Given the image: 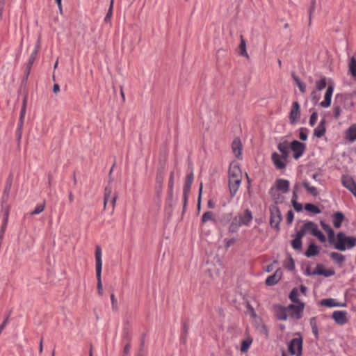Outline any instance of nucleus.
<instances>
[{"label": "nucleus", "instance_id": "nucleus-1", "mask_svg": "<svg viewBox=\"0 0 356 356\" xmlns=\"http://www.w3.org/2000/svg\"><path fill=\"white\" fill-rule=\"evenodd\" d=\"M228 175L229 192L231 196L234 197L236 194L242 180V172L236 162L230 163Z\"/></svg>", "mask_w": 356, "mask_h": 356}, {"label": "nucleus", "instance_id": "nucleus-2", "mask_svg": "<svg viewBox=\"0 0 356 356\" xmlns=\"http://www.w3.org/2000/svg\"><path fill=\"white\" fill-rule=\"evenodd\" d=\"M333 245L334 248L340 250L345 251L347 249L353 248L356 244V238L354 237L346 236L343 232L337 234V236H334V241L330 243Z\"/></svg>", "mask_w": 356, "mask_h": 356}, {"label": "nucleus", "instance_id": "nucleus-3", "mask_svg": "<svg viewBox=\"0 0 356 356\" xmlns=\"http://www.w3.org/2000/svg\"><path fill=\"white\" fill-rule=\"evenodd\" d=\"M95 260H96V277L97 280V290L100 296L103 294V285L102 282V249L99 245H96L95 248Z\"/></svg>", "mask_w": 356, "mask_h": 356}, {"label": "nucleus", "instance_id": "nucleus-4", "mask_svg": "<svg viewBox=\"0 0 356 356\" xmlns=\"http://www.w3.org/2000/svg\"><path fill=\"white\" fill-rule=\"evenodd\" d=\"M270 225L277 231L280 230V223L282 219L280 209L276 205H270Z\"/></svg>", "mask_w": 356, "mask_h": 356}, {"label": "nucleus", "instance_id": "nucleus-5", "mask_svg": "<svg viewBox=\"0 0 356 356\" xmlns=\"http://www.w3.org/2000/svg\"><path fill=\"white\" fill-rule=\"evenodd\" d=\"M288 350L291 355L300 356L302 350V338L293 339L288 344Z\"/></svg>", "mask_w": 356, "mask_h": 356}, {"label": "nucleus", "instance_id": "nucleus-6", "mask_svg": "<svg viewBox=\"0 0 356 356\" xmlns=\"http://www.w3.org/2000/svg\"><path fill=\"white\" fill-rule=\"evenodd\" d=\"M290 147L293 152V158L295 159H298L301 157L306 149L305 145L298 140L292 141Z\"/></svg>", "mask_w": 356, "mask_h": 356}, {"label": "nucleus", "instance_id": "nucleus-7", "mask_svg": "<svg viewBox=\"0 0 356 356\" xmlns=\"http://www.w3.org/2000/svg\"><path fill=\"white\" fill-rule=\"evenodd\" d=\"M304 303L300 302L298 305L291 304L288 305L289 316L299 319L302 316V313L304 309Z\"/></svg>", "mask_w": 356, "mask_h": 356}, {"label": "nucleus", "instance_id": "nucleus-8", "mask_svg": "<svg viewBox=\"0 0 356 356\" xmlns=\"http://www.w3.org/2000/svg\"><path fill=\"white\" fill-rule=\"evenodd\" d=\"M118 198V195L115 193L112 196V191L110 188H105L104 192V209L106 207V204L110 201L111 204L112 205L113 210L115 208V202Z\"/></svg>", "mask_w": 356, "mask_h": 356}, {"label": "nucleus", "instance_id": "nucleus-9", "mask_svg": "<svg viewBox=\"0 0 356 356\" xmlns=\"http://www.w3.org/2000/svg\"><path fill=\"white\" fill-rule=\"evenodd\" d=\"M342 184L356 197V184L353 177L348 175L342 177Z\"/></svg>", "mask_w": 356, "mask_h": 356}, {"label": "nucleus", "instance_id": "nucleus-10", "mask_svg": "<svg viewBox=\"0 0 356 356\" xmlns=\"http://www.w3.org/2000/svg\"><path fill=\"white\" fill-rule=\"evenodd\" d=\"M236 217L241 225L248 226L252 220V215L249 209H246L243 213L237 214Z\"/></svg>", "mask_w": 356, "mask_h": 356}, {"label": "nucleus", "instance_id": "nucleus-11", "mask_svg": "<svg viewBox=\"0 0 356 356\" xmlns=\"http://www.w3.org/2000/svg\"><path fill=\"white\" fill-rule=\"evenodd\" d=\"M300 117V105L298 102L292 104V108L289 113V119L292 124L296 122Z\"/></svg>", "mask_w": 356, "mask_h": 356}, {"label": "nucleus", "instance_id": "nucleus-12", "mask_svg": "<svg viewBox=\"0 0 356 356\" xmlns=\"http://www.w3.org/2000/svg\"><path fill=\"white\" fill-rule=\"evenodd\" d=\"M332 317L337 324L341 325L346 324L348 321L347 312L345 311H334Z\"/></svg>", "mask_w": 356, "mask_h": 356}, {"label": "nucleus", "instance_id": "nucleus-13", "mask_svg": "<svg viewBox=\"0 0 356 356\" xmlns=\"http://www.w3.org/2000/svg\"><path fill=\"white\" fill-rule=\"evenodd\" d=\"M275 314L276 317L279 320L286 321L289 316V309L287 307H282L281 305H277L274 308Z\"/></svg>", "mask_w": 356, "mask_h": 356}, {"label": "nucleus", "instance_id": "nucleus-14", "mask_svg": "<svg viewBox=\"0 0 356 356\" xmlns=\"http://www.w3.org/2000/svg\"><path fill=\"white\" fill-rule=\"evenodd\" d=\"M272 161L277 169H284L286 167V159H284L282 155L273 152L271 156Z\"/></svg>", "mask_w": 356, "mask_h": 356}, {"label": "nucleus", "instance_id": "nucleus-15", "mask_svg": "<svg viewBox=\"0 0 356 356\" xmlns=\"http://www.w3.org/2000/svg\"><path fill=\"white\" fill-rule=\"evenodd\" d=\"M282 271L281 269H277L273 275L268 276L266 280V284L268 286H273L277 284L281 279Z\"/></svg>", "mask_w": 356, "mask_h": 356}, {"label": "nucleus", "instance_id": "nucleus-16", "mask_svg": "<svg viewBox=\"0 0 356 356\" xmlns=\"http://www.w3.org/2000/svg\"><path fill=\"white\" fill-rule=\"evenodd\" d=\"M273 188H277V191H280L282 193H286L289 191V181L286 179H279L275 181V184Z\"/></svg>", "mask_w": 356, "mask_h": 356}, {"label": "nucleus", "instance_id": "nucleus-17", "mask_svg": "<svg viewBox=\"0 0 356 356\" xmlns=\"http://www.w3.org/2000/svg\"><path fill=\"white\" fill-rule=\"evenodd\" d=\"M334 88L332 86H329L327 88L324 96V100L321 102V106L323 108H327L330 106L331 99L333 93Z\"/></svg>", "mask_w": 356, "mask_h": 356}, {"label": "nucleus", "instance_id": "nucleus-18", "mask_svg": "<svg viewBox=\"0 0 356 356\" xmlns=\"http://www.w3.org/2000/svg\"><path fill=\"white\" fill-rule=\"evenodd\" d=\"M232 152L235 156L241 159L242 144L239 138H235L232 144Z\"/></svg>", "mask_w": 356, "mask_h": 356}, {"label": "nucleus", "instance_id": "nucleus-19", "mask_svg": "<svg viewBox=\"0 0 356 356\" xmlns=\"http://www.w3.org/2000/svg\"><path fill=\"white\" fill-rule=\"evenodd\" d=\"M269 193L275 204L282 203L284 201V196L280 193V191H277V188L271 187Z\"/></svg>", "mask_w": 356, "mask_h": 356}, {"label": "nucleus", "instance_id": "nucleus-20", "mask_svg": "<svg viewBox=\"0 0 356 356\" xmlns=\"http://www.w3.org/2000/svg\"><path fill=\"white\" fill-rule=\"evenodd\" d=\"M325 120H321L318 126L314 130V135L317 138H321L325 133Z\"/></svg>", "mask_w": 356, "mask_h": 356}, {"label": "nucleus", "instance_id": "nucleus-21", "mask_svg": "<svg viewBox=\"0 0 356 356\" xmlns=\"http://www.w3.org/2000/svg\"><path fill=\"white\" fill-rule=\"evenodd\" d=\"M277 149H279V151L281 152L282 156H283V159H287L288 156H289V143L285 140L282 143H280L277 145Z\"/></svg>", "mask_w": 356, "mask_h": 356}, {"label": "nucleus", "instance_id": "nucleus-22", "mask_svg": "<svg viewBox=\"0 0 356 356\" xmlns=\"http://www.w3.org/2000/svg\"><path fill=\"white\" fill-rule=\"evenodd\" d=\"M334 272L332 270H325L321 265H317L316 269L312 272V275H321L325 277L333 275Z\"/></svg>", "mask_w": 356, "mask_h": 356}, {"label": "nucleus", "instance_id": "nucleus-23", "mask_svg": "<svg viewBox=\"0 0 356 356\" xmlns=\"http://www.w3.org/2000/svg\"><path fill=\"white\" fill-rule=\"evenodd\" d=\"M320 304L322 306H325V307H327L343 306V305L340 304L336 299H334V298L323 299L321 300Z\"/></svg>", "mask_w": 356, "mask_h": 356}, {"label": "nucleus", "instance_id": "nucleus-24", "mask_svg": "<svg viewBox=\"0 0 356 356\" xmlns=\"http://www.w3.org/2000/svg\"><path fill=\"white\" fill-rule=\"evenodd\" d=\"M321 225L322 228L324 229V231L326 232V233L327 234L329 243L334 242V234H335L334 230L330 227V225H328L327 224H326L325 222H324L323 221L321 222Z\"/></svg>", "mask_w": 356, "mask_h": 356}, {"label": "nucleus", "instance_id": "nucleus-25", "mask_svg": "<svg viewBox=\"0 0 356 356\" xmlns=\"http://www.w3.org/2000/svg\"><path fill=\"white\" fill-rule=\"evenodd\" d=\"M194 179L193 172H190L187 175L185 184L183 188V193H190L191 185Z\"/></svg>", "mask_w": 356, "mask_h": 356}, {"label": "nucleus", "instance_id": "nucleus-26", "mask_svg": "<svg viewBox=\"0 0 356 356\" xmlns=\"http://www.w3.org/2000/svg\"><path fill=\"white\" fill-rule=\"evenodd\" d=\"M319 251H320L319 248L316 245L312 243L309 245L305 254L307 257L309 258V257L317 255L319 253Z\"/></svg>", "mask_w": 356, "mask_h": 356}, {"label": "nucleus", "instance_id": "nucleus-27", "mask_svg": "<svg viewBox=\"0 0 356 356\" xmlns=\"http://www.w3.org/2000/svg\"><path fill=\"white\" fill-rule=\"evenodd\" d=\"M344 220V216L341 212H336L333 215V225L334 227L339 228Z\"/></svg>", "mask_w": 356, "mask_h": 356}, {"label": "nucleus", "instance_id": "nucleus-28", "mask_svg": "<svg viewBox=\"0 0 356 356\" xmlns=\"http://www.w3.org/2000/svg\"><path fill=\"white\" fill-rule=\"evenodd\" d=\"M346 137L351 142L356 140V124H352L347 130Z\"/></svg>", "mask_w": 356, "mask_h": 356}, {"label": "nucleus", "instance_id": "nucleus-29", "mask_svg": "<svg viewBox=\"0 0 356 356\" xmlns=\"http://www.w3.org/2000/svg\"><path fill=\"white\" fill-rule=\"evenodd\" d=\"M305 229L307 232H310L312 235L318 229V226L316 223L309 221L303 225Z\"/></svg>", "mask_w": 356, "mask_h": 356}, {"label": "nucleus", "instance_id": "nucleus-30", "mask_svg": "<svg viewBox=\"0 0 356 356\" xmlns=\"http://www.w3.org/2000/svg\"><path fill=\"white\" fill-rule=\"evenodd\" d=\"M349 72L353 78L356 77V58L355 56H353L350 58Z\"/></svg>", "mask_w": 356, "mask_h": 356}, {"label": "nucleus", "instance_id": "nucleus-31", "mask_svg": "<svg viewBox=\"0 0 356 356\" xmlns=\"http://www.w3.org/2000/svg\"><path fill=\"white\" fill-rule=\"evenodd\" d=\"M302 185L307 189V191L312 195L317 196L318 195L316 188L310 186L309 183L307 181H304L302 182Z\"/></svg>", "mask_w": 356, "mask_h": 356}, {"label": "nucleus", "instance_id": "nucleus-32", "mask_svg": "<svg viewBox=\"0 0 356 356\" xmlns=\"http://www.w3.org/2000/svg\"><path fill=\"white\" fill-rule=\"evenodd\" d=\"M241 226V225L240 224L238 220H237V218L235 216L229 227V232L232 233L236 232Z\"/></svg>", "mask_w": 356, "mask_h": 356}, {"label": "nucleus", "instance_id": "nucleus-33", "mask_svg": "<svg viewBox=\"0 0 356 356\" xmlns=\"http://www.w3.org/2000/svg\"><path fill=\"white\" fill-rule=\"evenodd\" d=\"M305 209L307 211H309V212H311V213H315V214H318V213H321V210L320 209L313 204H306L305 205Z\"/></svg>", "mask_w": 356, "mask_h": 356}, {"label": "nucleus", "instance_id": "nucleus-34", "mask_svg": "<svg viewBox=\"0 0 356 356\" xmlns=\"http://www.w3.org/2000/svg\"><path fill=\"white\" fill-rule=\"evenodd\" d=\"M330 257L337 264H341L345 260L344 256L338 252H332L330 254Z\"/></svg>", "mask_w": 356, "mask_h": 356}, {"label": "nucleus", "instance_id": "nucleus-35", "mask_svg": "<svg viewBox=\"0 0 356 356\" xmlns=\"http://www.w3.org/2000/svg\"><path fill=\"white\" fill-rule=\"evenodd\" d=\"M240 49V54L243 56L248 57V54L246 51V43L243 37V35H241V43L239 45Z\"/></svg>", "mask_w": 356, "mask_h": 356}, {"label": "nucleus", "instance_id": "nucleus-36", "mask_svg": "<svg viewBox=\"0 0 356 356\" xmlns=\"http://www.w3.org/2000/svg\"><path fill=\"white\" fill-rule=\"evenodd\" d=\"M23 125H24L23 124L18 123L17 124V129H16V131H15V135H16V137H17V142L18 147H19L20 141H21L22 136Z\"/></svg>", "mask_w": 356, "mask_h": 356}, {"label": "nucleus", "instance_id": "nucleus-37", "mask_svg": "<svg viewBox=\"0 0 356 356\" xmlns=\"http://www.w3.org/2000/svg\"><path fill=\"white\" fill-rule=\"evenodd\" d=\"M38 47H39V44H38L37 46L35 47L34 51H33V53L31 54V56L29 57V63L27 65V74H29L30 69L31 67V65H32L33 63L34 62Z\"/></svg>", "mask_w": 356, "mask_h": 356}, {"label": "nucleus", "instance_id": "nucleus-38", "mask_svg": "<svg viewBox=\"0 0 356 356\" xmlns=\"http://www.w3.org/2000/svg\"><path fill=\"white\" fill-rule=\"evenodd\" d=\"M252 343V339L251 338H248L245 340H243L242 341L241 351L242 353L247 352L249 348L250 347Z\"/></svg>", "mask_w": 356, "mask_h": 356}, {"label": "nucleus", "instance_id": "nucleus-39", "mask_svg": "<svg viewBox=\"0 0 356 356\" xmlns=\"http://www.w3.org/2000/svg\"><path fill=\"white\" fill-rule=\"evenodd\" d=\"M310 325H311L313 334L315 335L316 338H318V327H317V323H316V317H312L310 319Z\"/></svg>", "mask_w": 356, "mask_h": 356}, {"label": "nucleus", "instance_id": "nucleus-40", "mask_svg": "<svg viewBox=\"0 0 356 356\" xmlns=\"http://www.w3.org/2000/svg\"><path fill=\"white\" fill-rule=\"evenodd\" d=\"M298 291L296 289H293L290 294H289V298L290 300L293 302H295V303H297L298 305L300 304V302H301L299 299L298 298Z\"/></svg>", "mask_w": 356, "mask_h": 356}, {"label": "nucleus", "instance_id": "nucleus-41", "mask_svg": "<svg viewBox=\"0 0 356 356\" xmlns=\"http://www.w3.org/2000/svg\"><path fill=\"white\" fill-rule=\"evenodd\" d=\"M174 186V172H171L168 182V193L170 196H172Z\"/></svg>", "mask_w": 356, "mask_h": 356}, {"label": "nucleus", "instance_id": "nucleus-42", "mask_svg": "<svg viewBox=\"0 0 356 356\" xmlns=\"http://www.w3.org/2000/svg\"><path fill=\"white\" fill-rule=\"evenodd\" d=\"M284 267L289 270H292L295 268L294 261L291 257H289L288 259L284 261Z\"/></svg>", "mask_w": 356, "mask_h": 356}, {"label": "nucleus", "instance_id": "nucleus-43", "mask_svg": "<svg viewBox=\"0 0 356 356\" xmlns=\"http://www.w3.org/2000/svg\"><path fill=\"white\" fill-rule=\"evenodd\" d=\"M326 78L325 76H322L321 79L316 82V87L317 90H321L326 87Z\"/></svg>", "mask_w": 356, "mask_h": 356}, {"label": "nucleus", "instance_id": "nucleus-44", "mask_svg": "<svg viewBox=\"0 0 356 356\" xmlns=\"http://www.w3.org/2000/svg\"><path fill=\"white\" fill-rule=\"evenodd\" d=\"M291 245L293 249L300 250L302 248V239L295 237V238L291 241Z\"/></svg>", "mask_w": 356, "mask_h": 356}, {"label": "nucleus", "instance_id": "nucleus-45", "mask_svg": "<svg viewBox=\"0 0 356 356\" xmlns=\"http://www.w3.org/2000/svg\"><path fill=\"white\" fill-rule=\"evenodd\" d=\"M209 220H214V214L211 211H207L202 215V221L207 222Z\"/></svg>", "mask_w": 356, "mask_h": 356}, {"label": "nucleus", "instance_id": "nucleus-46", "mask_svg": "<svg viewBox=\"0 0 356 356\" xmlns=\"http://www.w3.org/2000/svg\"><path fill=\"white\" fill-rule=\"evenodd\" d=\"M316 0H311V5L309 8V26H311L312 24V17L316 9Z\"/></svg>", "mask_w": 356, "mask_h": 356}, {"label": "nucleus", "instance_id": "nucleus-47", "mask_svg": "<svg viewBox=\"0 0 356 356\" xmlns=\"http://www.w3.org/2000/svg\"><path fill=\"white\" fill-rule=\"evenodd\" d=\"M113 0H111L108 10L104 17L105 23H109L113 14Z\"/></svg>", "mask_w": 356, "mask_h": 356}, {"label": "nucleus", "instance_id": "nucleus-48", "mask_svg": "<svg viewBox=\"0 0 356 356\" xmlns=\"http://www.w3.org/2000/svg\"><path fill=\"white\" fill-rule=\"evenodd\" d=\"M44 209V203L38 204L33 211L30 213L31 216L38 215L43 211Z\"/></svg>", "mask_w": 356, "mask_h": 356}, {"label": "nucleus", "instance_id": "nucleus-49", "mask_svg": "<svg viewBox=\"0 0 356 356\" xmlns=\"http://www.w3.org/2000/svg\"><path fill=\"white\" fill-rule=\"evenodd\" d=\"M7 221H8V213L6 214L5 218L3 220V222L1 225V230H0V239L3 238L5 230L7 226Z\"/></svg>", "mask_w": 356, "mask_h": 356}, {"label": "nucleus", "instance_id": "nucleus-50", "mask_svg": "<svg viewBox=\"0 0 356 356\" xmlns=\"http://www.w3.org/2000/svg\"><path fill=\"white\" fill-rule=\"evenodd\" d=\"M313 236L317 237L318 239L322 243H325L326 241L325 236L318 229L316 230L315 233H314Z\"/></svg>", "mask_w": 356, "mask_h": 356}, {"label": "nucleus", "instance_id": "nucleus-51", "mask_svg": "<svg viewBox=\"0 0 356 356\" xmlns=\"http://www.w3.org/2000/svg\"><path fill=\"white\" fill-rule=\"evenodd\" d=\"M317 118H318V114L316 112H314L311 116H310V118H309V124L311 127H314V124H316V121H317Z\"/></svg>", "mask_w": 356, "mask_h": 356}, {"label": "nucleus", "instance_id": "nucleus-52", "mask_svg": "<svg viewBox=\"0 0 356 356\" xmlns=\"http://www.w3.org/2000/svg\"><path fill=\"white\" fill-rule=\"evenodd\" d=\"M156 180V183L161 186L164 180V175L162 170L158 171Z\"/></svg>", "mask_w": 356, "mask_h": 356}, {"label": "nucleus", "instance_id": "nucleus-53", "mask_svg": "<svg viewBox=\"0 0 356 356\" xmlns=\"http://www.w3.org/2000/svg\"><path fill=\"white\" fill-rule=\"evenodd\" d=\"M321 95L315 90L311 93V99L314 103H317Z\"/></svg>", "mask_w": 356, "mask_h": 356}, {"label": "nucleus", "instance_id": "nucleus-54", "mask_svg": "<svg viewBox=\"0 0 356 356\" xmlns=\"http://www.w3.org/2000/svg\"><path fill=\"white\" fill-rule=\"evenodd\" d=\"M307 233L306 230L305 229L304 226L301 227V229L296 233V236L302 239V237L305 236V234Z\"/></svg>", "mask_w": 356, "mask_h": 356}, {"label": "nucleus", "instance_id": "nucleus-55", "mask_svg": "<svg viewBox=\"0 0 356 356\" xmlns=\"http://www.w3.org/2000/svg\"><path fill=\"white\" fill-rule=\"evenodd\" d=\"M26 109H25L24 108H21L20 115H19V119L18 123H21V124H24V117H25V114H26Z\"/></svg>", "mask_w": 356, "mask_h": 356}, {"label": "nucleus", "instance_id": "nucleus-56", "mask_svg": "<svg viewBox=\"0 0 356 356\" xmlns=\"http://www.w3.org/2000/svg\"><path fill=\"white\" fill-rule=\"evenodd\" d=\"M293 218H294L293 212L291 210L289 211L287 213V216H286L287 222L291 223L293 220Z\"/></svg>", "mask_w": 356, "mask_h": 356}, {"label": "nucleus", "instance_id": "nucleus-57", "mask_svg": "<svg viewBox=\"0 0 356 356\" xmlns=\"http://www.w3.org/2000/svg\"><path fill=\"white\" fill-rule=\"evenodd\" d=\"M130 348H131V343L129 341L124 346V350H123V356H127L129 353V351H130Z\"/></svg>", "mask_w": 356, "mask_h": 356}, {"label": "nucleus", "instance_id": "nucleus-58", "mask_svg": "<svg viewBox=\"0 0 356 356\" xmlns=\"http://www.w3.org/2000/svg\"><path fill=\"white\" fill-rule=\"evenodd\" d=\"M293 204V207L294 208V209L296 211H301L302 209V206L300 203H298V202H293L292 203Z\"/></svg>", "mask_w": 356, "mask_h": 356}, {"label": "nucleus", "instance_id": "nucleus-59", "mask_svg": "<svg viewBox=\"0 0 356 356\" xmlns=\"http://www.w3.org/2000/svg\"><path fill=\"white\" fill-rule=\"evenodd\" d=\"M10 191V186H6L5 188H4V191H3V197H2L3 199H4L6 197H7L8 196Z\"/></svg>", "mask_w": 356, "mask_h": 356}, {"label": "nucleus", "instance_id": "nucleus-60", "mask_svg": "<svg viewBox=\"0 0 356 356\" xmlns=\"http://www.w3.org/2000/svg\"><path fill=\"white\" fill-rule=\"evenodd\" d=\"M298 86V88H299L300 91L302 93H305V91H306V86H305V84L303 82L299 83V85Z\"/></svg>", "mask_w": 356, "mask_h": 356}, {"label": "nucleus", "instance_id": "nucleus-61", "mask_svg": "<svg viewBox=\"0 0 356 356\" xmlns=\"http://www.w3.org/2000/svg\"><path fill=\"white\" fill-rule=\"evenodd\" d=\"M111 300L113 308H115L117 305V300H116L115 295L113 293H112L111 295Z\"/></svg>", "mask_w": 356, "mask_h": 356}, {"label": "nucleus", "instance_id": "nucleus-62", "mask_svg": "<svg viewBox=\"0 0 356 356\" xmlns=\"http://www.w3.org/2000/svg\"><path fill=\"white\" fill-rule=\"evenodd\" d=\"M341 109L339 106H337L334 109V115L336 118H337L340 115Z\"/></svg>", "mask_w": 356, "mask_h": 356}, {"label": "nucleus", "instance_id": "nucleus-63", "mask_svg": "<svg viewBox=\"0 0 356 356\" xmlns=\"http://www.w3.org/2000/svg\"><path fill=\"white\" fill-rule=\"evenodd\" d=\"M299 137L300 140H306L307 139V134L301 131Z\"/></svg>", "mask_w": 356, "mask_h": 356}, {"label": "nucleus", "instance_id": "nucleus-64", "mask_svg": "<svg viewBox=\"0 0 356 356\" xmlns=\"http://www.w3.org/2000/svg\"><path fill=\"white\" fill-rule=\"evenodd\" d=\"M292 77H293V80L295 81V82L296 83L297 86L299 85V83H302L300 79L295 74H293V73L292 74Z\"/></svg>", "mask_w": 356, "mask_h": 356}]
</instances>
